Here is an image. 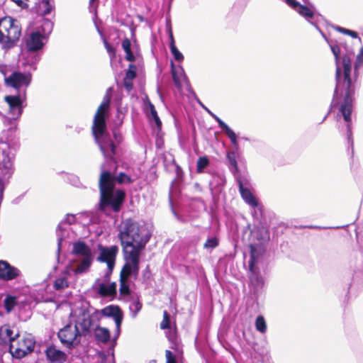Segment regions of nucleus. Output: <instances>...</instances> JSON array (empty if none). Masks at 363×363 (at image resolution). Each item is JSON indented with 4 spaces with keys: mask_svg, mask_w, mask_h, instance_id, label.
Instances as JSON below:
<instances>
[{
    "mask_svg": "<svg viewBox=\"0 0 363 363\" xmlns=\"http://www.w3.org/2000/svg\"><path fill=\"white\" fill-rule=\"evenodd\" d=\"M173 79H174V81L175 84H179V82H178V80H177V78H176V76H175V73H174V72H173Z\"/></svg>",
    "mask_w": 363,
    "mask_h": 363,
    "instance_id": "nucleus-55",
    "label": "nucleus"
},
{
    "mask_svg": "<svg viewBox=\"0 0 363 363\" xmlns=\"http://www.w3.org/2000/svg\"><path fill=\"white\" fill-rule=\"evenodd\" d=\"M92 262V256L82 257V259L80 261L77 267L74 269V274H82L87 272L91 266Z\"/></svg>",
    "mask_w": 363,
    "mask_h": 363,
    "instance_id": "nucleus-27",
    "label": "nucleus"
},
{
    "mask_svg": "<svg viewBox=\"0 0 363 363\" xmlns=\"http://www.w3.org/2000/svg\"><path fill=\"white\" fill-rule=\"evenodd\" d=\"M45 23H46V24H48V25H50V21H47L45 22Z\"/></svg>",
    "mask_w": 363,
    "mask_h": 363,
    "instance_id": "nucleus-57",
    "label": "nucleus"
},
{
    "mask_svg": "<svg viewBox=\"0 0 363 363\" xmlns=\"http://www.w3.org/2000/svg\"><path fill=\"white\" fill-rule=\"evenodd\" d=\"M79 303L80 307L78 309V314H77V318L75 325L78 327L80 333L85 336L90 332L93 325L94 314L97 315L99 312L98 311H95L94 313H91L94 308L90 306L89 303L84 298L80 300Z\"/></svg>",
    "mask_w": 363,
    "mask_h": 363,
    "instance_id": "nucleus-5",
    "label": "nucleus"
},
{
    "mask_svg": "<svg viewBox=\"0 0 363 363\" xmlns=\"http://www.w3.org/2000/svg\"><path fill=\"white\" fill-rule=\"evenodd\" d=\"M18 296H6L4 300V307L6 313H9L17 304L16 298Z\"/></svg>",
    "mask_w": 363,
    "mask_h": 363,
    "instance_id": "nucleus-34",
    "label": "nucleus"
},
{
    "mask_svg": "<svg viewBox=\"0 0 363 363\" xmlns=\"http://www.w3.org/2000/svg\"><path fill=\"white\" fill-rule=\"evenodd\" d=\"M35 301L36 302H41V301L48 302V301H53V299L52 298H46L45 300H41V299H39L38 298V296H35Z\"/></svg>",
    "mask_w": 363,
    "mask_h": 363,
    "instance_id": "nucleus-54",
    "label": "nucleus"
},
{
    "mask_svg": "<svg viewBox=\"0 0 363 363\" xmlns=\"http://www.w3.org/2000/svg\"><path fill=\"white\" fill-rule=\"evenodd\" d=\"M133 304H134V308L136 311H139L141 309L142 303L140 302L139 300L135 301Z\"/></svg>",
    "mask_w": 363,
    "mask_h": 363,
    "instance_id": "nucleus-51",
    "label": "nucleus"
},
{
    "mask_svg": "<svg viewBox=\"0 0 363 363\" xmlns=\"http://www.w3.org/2000/svg\"><path fill=\"white\" fill-rule=\"evenodd\" d=\"M218 245V240L216 238H208L205 243L203 244V247L205 248H215Z\"/></svg>",
    "mask_w": 363,
    "mask_h": 363,
    "instance_id": "nucleus-41",
    "label": "nucleus"
},
{
    "mask_svg": "<svg viewBox=\"0 0 363 363\" xmlns=\"http://www.w3.org/2000/svg\"><path fill=\"white\" fill-rule=\"evenodd\" d=\"M122 48L125 52V60L128 62H135V57L131 50V43L129 38H125L122 41Z\"/></svg>",
    "mask_w": 363,
    "mask_h": 363,
    "instance_id": "nucleus-29",
    "label": "nucleus"
},
{
    "mask_svg": "<svg viewBox=\"0 0 363 363\" xmlns=\"http://www.w3.org/2000/svg\"><path fill=\"white\" fill-rule=\"evenodd\" d=\"M249 278L252 285L254 286L255 291V294L261 292L260 290L264 287V280L259 275V269L254 267L252 270H250Z\"/></svg>",
    "mask_w": 363,
    "mask_h": 363,
    "instance_id": "nucleus-25",
    "label": "nucleus"
},
{
    "mask_svg": "<svg viewBox=\"0 0 363 363\" xmlns=\"http://www.w3.org/2000/svg\"><path fill=\"white\" fill-rule=\"evenodd\" d=\"M104 44H105V47H106L107 51L109 53H111V54L114 55L115 54V49L106 41H105Z\"/></svg>",
    "mask_w": 363,
    "mask_h": 363,
    "instance_id": "nucleus-49",
    "label": "nucleus"
},
{
    "mask_svg": "<svg viewBox=\"0 0 363 363\" xmlns=\"http://www.w3.org/2000/svg\"><path fill=\"white\" fill-rule=\"evenodd\" d=\"M166 363H177L176 356L170 350L165 351Z\"/></svg>",
    "mask_w": 363,
    "mask_h": 363,
    "instance_id": "nucleus-43",
    "label": "nucleus"
},
{
    "mask_svg": "<svg viewBox=\"0 0 363 363\" xmlns=\"http://www.w3.org/2000/svg\"><path fill=\"white\" fill-rule=\"evenodd\" d=\"M107 180L110 182V185L115 189L116 184H132L133 180L130 176L125 172H120L118 174L111 173L110 171L104 170L100 174L99 182L101 183L102 180Z\"/></svg>",
    "mask_w": 363,
    "mask_h": 363,
    "instance_id": "nucleus-12",
    "label": "nucleus"
},
{
    "mask_svg": "<svg viewBox=\"0 0 363 363\" xmlns=\"http://www.w3.org/2000/svg\"><path fill=\"white\" fill-rule=\"evenodd\" d=\"M107 180L99 182V201L97 206L98 211L106 213L108 210L118 213L125 202V192L123 189H115Z\"/></svg>",
    "mask_w": 363,
    "mask_h": 363,
    "instance_id": "nucleus-3",
    "label": "nucleus"
},
{
    "mask_svg": "<svg viewBox=\"0 0 363 363\" xmlns=\"http://www.w3.org/2000/svg\"><path fill=\"white\" fill-rule=\"evenodd\" d=\"M46 36L39 30L32 32L26 41V47L30 52H35L43 48Z\"/></svg>",
    "mask_w": 363,
    "mask_h": 363,
    "instance_id": "nucleus-13",
    "label": "nucleus"
},
{
    "mask_svg": "<svg viewBox=\"0 0 363 363\" xmlns=\"http://www.w3.org/2000/svg\"><path fill=\"white\" fill-rule=\"evenodd\" d=\"M169 39H170L169 47H171V46H172V45H175V40H174V38L173 35V32H172V28H170L169 30Z\"/></svg>",
    "mask_w": 363,
    "mask_h": 363,
    "instance_id": "nucleus-50",
    "label": "nucleus"
},
{
    "mask_svg": "<svg viewBox=\"0 0 363 363\" xmlns=\"http://www.w3.org/2000/svg\"><path fill=\"white\" fill-rule=\"evenodd\" d=\"M82 335L77 325L67 324L58 332L57 336L63 345L72 348L74 345L80 342V337Z\"/></svg>",
    "mask_w": 363,
    "mask_h": 363,
    "instance_id": "nucleus-8",
    "label": "nucleus"
},
{
    "mask_svg": "<svg viewBox=\"0 0 363 363\" xmlns=\"http://www.w3.org/2000/svg\"><path fill=\"white\" fill-rule=\"evenodd\" d=\"M21 35V26L18 20L4 16L0 19V45L7 51L15 47Z\"/></svg>",
    "mask_w": 363,
    "mask_h": 363,
    "instance_id": "nucleus-4",
    "label": "nucleus"
},
{
    "mask_svg": "<svg viewBox=\"0 0 363 363\" xmlns=\"http://www.w3.org/2000/svg\"><path fill=\"white\" fill-rule=\"evenodd\" d=\"M45 354L47 361L50 363H65L67 361V354L57 348V347L52 344L47 347L45 350Z\"/></svg>",
    "mask_w": 363,
    "mask_h": 363,
    "instance_id": "nucleus-15",
    "label": "nucleus"
},
{
    "mask_svg": "<svg viewBox=\"0 0 363 363\" xmlns=\"http://www.w3.org/2000/svg\"><path fill=\"white\" fill-rule=\"evenodd\" d=\"M285 2L295 11H297L301 4L295 0H285Z\"/></svg>",
    "mask_w": 363,
    "mask_h": 363,
    "instance_id": "nucleus-47",
    "label": "nucleus"
},
{
    "mask_svg": "<svg viewBox=\"0 0 363 363\" xmlns=\"http://www.w3.org/2000/svg\"><path fill=\"white\" fill-rule=\"evenodd\" d=\"M93 288L99 295H116V284L115 282L106 284L96 281Z\"/></svg>",
    "mask_w": 363,
    "mask_h": 363,
    "instance_id": "nucleus-21",
    "label": "nucleus"
},
{
    "mask_svg": "<svg viewBox=\"0 0 363 363\" xmlns=\"http://www.w3.org/2000/svg\"><path fill=\"white\" fill-rule=\"evenodd\" d=\"M337 30L339 32H340V33H343V34H346V35H347V34H348V33H349V31H350V30H349V29H347V28H342V27H337Z\"/></svg>",
    "mask_w": 363,
    "mask_h": 363,
    "instance_id": "nucleus-52",
    "label": "nucleus"
},
{
    "mask_svg": "<svg viewBox=\"0 0 363 363\" xmlns=\"http://www.w3.org/2000/svg\"><path fill=\"white\" fill-rule=\"evenodd\" d=\"M113 136L118 145L121 144L123 140V135L117 128L113 130Z\"/></svg>",
    "mask_w": 363,
    "mask_h": 363,
    "instance_id": "nucleus-42",
    "label": "nucleus"
},
{
    "mask_svg": "<svg viewBox=\"0 0 363 363\" xmlns=\"http://www.w3.org/2000/svg\"><path fill=\"white\" fill-rule=\"evenodd\" d=\"M120 295H130V287L128 280L120 279Z\"/></svg>",
    "mask_w": 363,
    "mask_h": 363,
    "instance_id": "nucleus-38",
    "label": "nucleus"
},
{
    "mask_svg": "<svg viewBox=\"0 0 363 363\" xmlns=\"http://www.w3.org/2000/svg\"><path fill=\"white\" fill-rule=\"evenodd\" d=\"M211 116L213 118L218 122L219 127L225 131L228 137L230 138L231 143L235 147L238 146V141H237V137L235 133L233 132V130H231L227 124H225L220 118H218L217 116H216L213 113H211Z\"/></svg>",
    "mask_w": 363,
    "mask_h": 363,
    "instance_id": "nucleus-26",
    "label": "nucleus"
},
{
    "mask_svg": "<svg viewBox=\"0 0 363 363\" xmlns=\"http://www.w3.org/2000/svg\"><path fill=\"white\" fill-rule=\"evenodd\" d=\"M209 164V160L206 156L200 157L196 163V172L201 173L203 169L208 167Z\"/></svg>",
    "mask_w": 363,
    "mask_h": 363,
    "instance_id": "nucleus-36",
    "label": "nucleus"
},
{
    "mask_svg": "<svg viewBox=\"0 0 363 363\" xmlns=\"http://www.w3.org/2000/svg\"><path fill=\"white\" fill-rule=\"evenodd\" d=\"M35 342L33 338L23 336L16 340L15 342L10 345V352L15 358L21 359L32 352L34 350Z\"/></svg>",
    "mask_w": 363,
    "mask_h": 363,
    "instance_id": "nucleus-7",
    "label": "nucleus"
},
{
    "mask_svg": "<svg viewBox=\"0 0 363 363\" xmlns=\"http://www.w3.org/2000/svg\"><path fill=\"white\" fill-rule=\"evenodd\" d=\"M170 328V315L167 311L163 312V319L160 323L161 329H169Z\"/></svg>",
    "mask_w": 363,
    "mask_h": 363,
    "instance_id": "nucleus-39",
    "label": "nucleus"
},
{
    "mask_svg": "<svg viewBox=\"0 0 363 363\" xmlns=\"http://www.w3.org/2000/svg\"><path fill=\"white\" fill-rule=\"evenodd\" d=\"M69 286V281L65 277H60L57 278L53 284V288L55 290L60 291L67 288Z\"/></svg>",
    "mask_w": 363,
    "mask_h": 363,
    "instance_id": "nucleus-33",
    "label": "nucleus"
},
{
    "mask_svg": "<svg viewBox=\"0 0 363 363\" xmlns=\"http://www.w3.org/2000/svg\"><path fill=\"white\" fill-rule=\"evenodd\" d=\"M118 238L122 247L123 254L130 252L141 254L148 242L150 235L143 236L140 234L139 224L128 218L123 223Z\"/></svg>",
    "mask_w": 363,
    "mask_h": 363,
    "instance_id": "nucleus-2",
    "label": "nucleus"
},
{
    "mask_svg": "<svg viewBox=\"0 0 363 363\" xmlns=\"http://www.w3.org/2000/svg\"><path fill=\"white\" fill-rule=\"evenodd\" d=\"M71 254L82 257L92 256L91 248L84 241L74 242Z\"/></svg>",
    "mask_w": 363,
    "mask_h": 363,
    "instance_id": "nucleus-22",
    "label": "nucleus"
},
{
    "mask_svg": "<svg viewBox=\"0 0 363 363\" xmlns=\"http://www.w3.org/2000/svg\"><path fill=\"white\" fill-rule=\"evenodd\" d=\"M147 106L150 109V116L154 120L157 128L160 130L162 127V121L157 115V112L155 108V106L151 103L150 100H147Z\"/></svg>",
    "mask_w": 363,
    "mask_h": 363,
    "instance_id": "nucleus-32",
    "label": "nucleus"
},
{
    "mask_svg": "<svg viewBox=\"0 0 363 363\" xmlns=\"http://www.w3.org/2000/svg\"><path fill=\"white\" fill-rule=\"evenodd\" d=\"M14 3L16 4L17 6L26 9L28 7V0H11Z\"/></svg>",
    "mask_w": 363,
    "mask_h": 363,
    "instance_id": "nucleus-48",
    "label": "nucleus"
},
{
    "mask_svg": "<svg viewBox=\"0 0 363 363\" xmlns=\"http://www.w3.org/2000/svg\"><path fill=\"white\" fill-rule=\"evenodd\" d=\"M255 328L260 333H265L267 330V325L264 318L262 315H259L255 320Z\"/></svg>",
    "mask_w": 363,
    "mask_h": 363,
    "instance_id": "nucleus-37",
    "label": "nucleus"
},
{
    "mask_svg": "<svg viewBox=\"0 0 363 363\" xmlns=\"http://www.w3.org/2000/svg\"><path fill=\"white\" fill-rule=\"evenodd\" d=\"M96 142L99 144V148L101 151L103 152L104 155H106V152L108 149H110L112 155H116V146L114 143L110 139L106 130L105 133L100 135L97 139L95 138Z\"/></svg>",
    "mask_w": 363,
    "mask_h": 363,
    "instance_id": "nucleus-19",
    "label": "nucleus"
},
{
    "mask_svg": "<svg viewBox=\"0 0 363 363\" xmlns=\"http://www.w3.org/2000/svg\"><path fill=\"white\" fill-rule=\"evenodd\" d=\"M101 313L104 316L112 317L116 323V333L118 335L121 332V326L123 319V313L118 306L110 305L101 310Z\"/></svg>",
    "mask_w": 363,
    "mask_h": 363,
    "instance_id": "nucleus-14",
    "label": "nucleus"
},
{
    "mask_svg": "<svg viewBox=\"0 0 363 363\" xmlns=\"http://www.w3.org/2000/svg\"><path fill=\"white\" fill-rule=\"evenodd\" d=\"M20 274V270L11 266L7 261L0 260V279L4 281L13 280Z\"/></svg>",
    "mask_w": 363,
    "mask_h": 363,
    "instance_id": "nucleus-17",
    "label": "nucleus"
},
{
    "mask_svg": "<svg viewBox=\"0 0 363 363\" xmlns=\"http://www.w3.org/2000/svg\"><path fill=\"white\" fill-rule=\"evenodd\" d=\"M96 340L102 343H107L111 337L110 331L103 327H96L95 329Z\"/></svg>",
    "mask_w": 363,
    "mask_h": 363,
    "instance_id": "nucleus-28",
    "label": "nucleus"
},
{
    "mask_svg": "<svg viewBox=\"0 0 363 363\" xmlns=\"http://www.w3.org/2000/svg\"><path fill=\"white\" fill-rule=\"evenodd\" d=\"M13 164L9 155L4 156L0 162V179H9L13 173Z\"/></svg>",
    "mask_w": 363,
    "mask_h": 363,
    "instance_id": "nucleus-20",
    "label": "nucleus"
},
{
    "mask_svg": "<svg viewBox=\"0 0 363 363\" xmlns=\"http://www.w3.org/2000/svg\"><path fill=\"white\" fill-rule=\"evenodd\" d=\"M4 101L9 106V111L13 116L18 117L23 113V100L21 95H6Z\"/></svg>",
    "mask_w": 363,
    "mask_h": 363,
    "instance_id": "nucleus-16",
    "label": "nucleus"
},
{
    "mask_svg": "<svg viewBox=\"0 0 363 363\" xmlns=\"http://www.w3.org/2000/svg\"><path fill=\"white\" fill-rule=\"evenodd\" d=\"M97 0H89V5L90 6H92L94 4V3Z\"/></svg>",
    "mask_w": 363,
    "mask_h": 363,
    "instance_id": "nucleus-56",
    "label": "nucleus"
},
{
    "mask_svg": "<svg viewBox=\"0 0 363 363\" xmlns=\"http://www.w3.org/2000/svg\"><path fill=\"white\" fill-rule=\"evenodd\" d=\"M363 63V48H361L359 53L357 56L354 69H357L358 67Z\"/></svg>",
    "mask_w": 363,
    "mask_h": 363,
    "instance_id": "nucleus-45",
    "label": "nucleus"
},
{
    "mask_svg": "<svg viewBox=\"0 0 363 363\" xmlns=\"http://www.w3.org/2000/svg\"><path fill=\"white\" fill-rule=\"evenodd\" d=\"M301 16L308 18H312L314 16L313 11L309 9L307 6H304L301 4L298 9L296 11Z\"/></svg>",
    "mask_w": 363,
    "mask_h": 363,
    "instance_id": "nucleus-35",
    "label": "nucleus"
},
{
    "mask_svg": "<svg viewBox=\"0 0 363 363\" xmlns=\"http://www.w3.org/2000/svg\"><path fill=\"white\" fill-rule=\"evenodd\" d=\"M136 77L137 67L134 64H130L123 79V86L127 91L130 92L133 89V81L136 78Z\"/></svg>",
    "mask_w": 363,
    "mask_h": 363,
    "instance_id": "nucleus-24",
    "label": "nucleus"
},
{
    "mask_svg": "<svg viewBox=\"0 0 363 363\" xmlns=\"http://www.w3.org/2000/svg\"><path fill=\"white\" fill-rule=\"evenodd\" d=\"M227 159L230 163V169L233 173L238 172V167L236 160V153L234 151H229L227 152Z\"/></svg>",
    "mask_w": 363,
    "mask_h": 363,
    "instance_id": "nucleus-31",
    "label": "nucleus"
},
{
    "mask_svg": "<svg viewBox=\"0 0 363 363\" xmlns=\"http://www.w3.org/2000/svg\"><path fill=\"white\" fill-rule=\"evenodd\" d=\"M250 248V260H249V270H252L255 267L257 259L259 257L258 252L257 251L256 247L250 244L249 245Z\"/></svg>",
    "mask_w": 363,
    "mask_h": 363,
    "instance_id": "nucleus-30",
    "label": "nucleus"
},
{
    "mask_svg": "<svg viewBox=\"0 0 363 363\" xmlns=\"http://www.w3.org/2000/svg\"><path fill=\"white\" fill-rule=\"evenodd\" d=\"M341 97H342V98H343V96L341 94L340 91H338V92H337V97L335 98V103H336V105H335V106L332 107V103H333V102H331V104H330V110H329V111H328V114H327L326 116H325V118H327V116L330 113V112L331 111V110H332L333 108H334L337 107V106L339 105L340 102H339V101H338V100H339V99H340V98H341ZM333 99H334V96L333 97ZM332 101H333V100H332ZM342 102H343V101L340 103L339 108H340V106H341V104H342Z\"/></svg>",
    "mask_w": 363,
    "mask_h": 363,
    "instance_id": "nucleus-46",
    "label": "nucleus"
},
{
    "mask_svg": "<svg viewBox=\"0 0 363 363\" xmlns=\"http://www.w3.org/2000/svg\"><path fill=\"white\" fill-rule=\"evenodd\" d=\"M348 35L351 36L352 38H358V34L357 32L354 31V30H350L348 34Z\"/></svg>",
    "mask_w": 363,
    "mask_h": 363,
    "instance_id": "nucleus-53",
    "label": "nucleus"
},
{
    "mask_svg": "<svg viewBox=\"0 0 363 363\" xmlns=\"http://www.w3.org/2000/svg\"><path fill=\"white\" fill-rule=\"evenodd\" d=\"M79 307H80V306H79L78 308H79ZM77 309H79V308H77ZM78 311H79V310H77V311H75V313H77V314H78Z\"/></svg>",
    "mask_w": 363,
    "mask_h": 363,
    "instance_id": "nucleus-58",
    "label": "nucleus"
},
{
    "mask_svg": "<svg viewBox=\"0 0 363 363\" xmlns=\"http://www.w3.org/2000/svg\"><path fill=\"white\" fill-rule=\"evenodd\" d=\"M19 337V333L13 335V331L10 325L5 324L0 327V345H9L11 342H15Z\"/></svg>",
    "mask_w": 363,
    "mask_h": 363,
    "instance_id": "nucleus-18",
    "label": "nucleus"
},
{
    "mask_svg": "<svg viewBox=\"0 0 363 363\" xmlns=\"http://www.w3.org/2000/svg\"><path fill=\"white\" fill-rule=\"evenodd\" d=\"M42 4L45 6V10L43 11V14L44 15L49 14L52 9V6L50 4V0H42Z\"/></svg>",
    "mask_w": 363,
    "mask_h": 363,
    "instance_id": "nucleus-44",
    "label": "nucleus"
},
{
    "mask_svg": "<svg viewBox=\"0 0 363 363\" xmlns=\"http://www.w3.org/2000/svg\"><path fill=\"white\" fill-rule=\"evenodd\" d=\"M32 80V76L30 73H23L18 71L13 72L9 77H5V84L7 86L13 87L16 89L24 88V95L26 89L30 85Z\"/></svg>",
    "mask_w": 363,
    "mask_h": 363,
    "instance_id": "nucleus-11",
    "label": "nucleus"
},
{
    "mask_svg": "<svg viewBox=\"0 0 363 363\" xmlns=\"http://www.w3.org/2000/svg\"><path fill=\"white\" fill-rule=\"evenodd\" d=\"M110 104L111 98L108 96H106L94 115L91 130L94 137L96 139L103 135L106 130V118L110 108Z\"/></svg>",
    "mask_w": 363,
    "mask_h": 363,
    "instance_id": "nucleus-6",
    "label": "nucleus"
},
{
    "mask_svg": "<svg viewBox=\"0 0 363 363\" xmlns=\"http://www.w3.org/2000/svg\"><path fill=\"white\" fill-rule=\"evenodd\" d=\"M140 254L134 252L123 254L125 262L121 270L120 279L128 280L131 274L138 276L140 269Z\"/></svg>",
    "mask_w": 363,
    "mask_h": 363,
    "instance_id": "nucleus-9",
    "label": "nucleus"
},
{
    "mask_svg": "<svg viewBox=\"0 0 363 363\" xmlns=\"http://www.w3.org/2000/svg\"><path fill=\"white\" fill-rule=\"evenodd\" d=\"M239 191L242 199L250 206L257 207L258 201L250 190L244 186L241 180L238 181Z\"/></svg>",
    "mask_w": 363,
    "mask_h": 363,
    "instance_id": "nucleus-23",
    "label": "nucleus"
},
{
    "mask_svg": "<svg viewBox=\"0 0 363 363\" xmlns=\"http://www.w3.org/2000/svg\"><path fill=\"white\" fill-rule=\"evenodd\" d=\"M172 54L173 55L175 60L182 62L184 60L183 55L179 51L175 45L169 47Z\"/></svg>",
    "mask_w": 363,
    "mask_h": 363,
    "instance_id": "nucleus-40",
    "label": "nucleus"
},
{
    "mask_svg": "<svg viewBox=\"0 0 363 363\" xmlns=\"http://www.w3.org/2000/svg\"><path fill=\"white\" fill-rule=\"evenodd\" d=\"M97 249L99 251V255L97 257V261L106 263L108 269L110 272H112L116 264V257L119 252L118 247L117 245L105 247L101 244H99L97 245Z\"/></svg>",
    "mask_w": 363,
    "mask_h": 363,
    "instance_id": "nucleus-10",
    "label": "nucleus"
},
{
    "mask_svg": "<svg viewBox=\"0 0 363 363\" xmlns=\"http://www.w3.org/2000/svg\"><path fill=\"white\" fill-rule=\"evenodd\" d=\"M331 50L335 56L336 62L335 69V81L336 86L334 91V99L332 103V107L336 105L335 98L337 92L340 91L343 96V102L340 106V112L343 116L345 121L347 123V128L349 135L352 134L351 129V113L353 108V101L354 100V94L356 91L357 77H351L352 72V60L348 55H345L342 58V69L339 66L340 61V47L337 45L330 46Z\"/></svg>",
    "mask_w": 363,
    "mask_h": 363,
    "instance_id": "nucleus-1",
    "label": "nucleus"
}]
</instances>
